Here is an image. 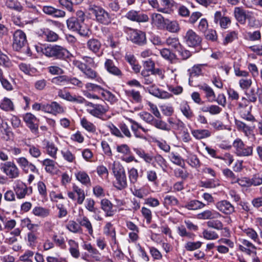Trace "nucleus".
<instances>
[{
  "label": "nucleus",
  "instance_id": "nucleus-10",
  "mask_svg": "<svg viewBox=\"0 0 262 262\" xmlns=\"http://www.w3.org/2000/svg\"><path fill=\"white\" fill-rule=\"evenodd\" d=\"M16 161L22 170L26 173L30 172L38 173V170L35 165L29 162L28 160L24 157L16 159Z\"/></svg>",
  "mask_w": 262,
  "mask_h": 262
},
{
  "label": "nucleus",
  "instance_id": "nucleus-51",
  "mask_svg": "<svg viewBox=\"0 0 262 262\" xmlns=\"http://www.w3.org/2000/svg\"><path fill=\"white\" fill-rule=\"evenodd\" d=\"M180 109L183 114L188 119L193 116V113L189 105L186 102H183L180 106Z\"/></svg>",
  "mask_w": 262,
  "mask_h": 262
},
{
  "label": "nucleus",
  "instance_id": "nucleus-5",
  "mask_svg": "<svg viewBox=\"0 0 262 262\" xmlns=\"http://www.w3.org/2000/svg\"><path fill=\"white\" fill-rule=\"evenodd\" d=\"M249 102L247 98L242 97L237 104V110L242 118L248 121L254 122L255 119L251 113L252 106L248 105Z\"/></svg>",
  "mask_w": 262,
  "mask_h": 262
},
{
  "label": "nucleus",
  "instance_id": "nucleus-37",
  "mask_svg": "<svg viewBox=\"0 0 262 262\" xmlns=\"http://www.w3.org/2000/svg\"><path fill=\"white\" fill-rule=\"evenodd\" d=\"M142 82L146 85L153 84L155 78L154 75L148 71L142 70L141 73Z\"/></svg>",
  "mask_w": 262,
  "mask_h": 262
},
{
  "label": "nucleus",
  "instance_id": "nucleus-35",
  "mask_svg": "<svg viewBox=\"0 0 262 262\" xmlns=\"http://www.w3.org/2000/svg\"><path fill=\"white\" fill-rule=\"evenodd\" d=\"M126 95L132 99L135 102L140 103L142 100V97L140 94V93L138 91L135 90H126L125 92Z\"/></svg>",
  "mask_w": 262,
  "mask_h": 262
},
{
  "label": "nucleus",
  "instance_id": "nucleus-42",
  "mask_svg": "<svg viewBox=\"0 0 262 262\" xmlns=\"http://www.w3.org/2000/svg\"><path fill=\"white\" fill-rule=\"evenodd\" d=\"M205 64H195L188 70L189 73V79L193 77H198L202 74V68Z\"/></svg>",
  "mask_w": 262,
  "mask_h": 262
},
{
  "label": "nucleus",
  "instance_id": "nucleus-7",
  "mask_svg": "<svg viewBox=\"0 0 262 262\" xmlns=\"http://www.w3.org/2000/svg\"><path fill=\"white\" fill-rule=\"evenodd\" d=\"M27 44L26 34L21 30L15 31L13 36V49L15 51H19Z\"/></svg>",
  "mask_w": 262,
  "mask_h": 262
},
{
  "label": "nucleus",
  "instance_id": "nucleus-53",
  "mask_svg": "<svg viewBox=\"0 0 262 262\" xmlns=\"http://www.w3.org/2000/svg\"><path fill=\"white\" fill-rule=\"evenodd\" d=\"M112 169L115 177L125 173L124 167L118 162H114Z\"/></svg>",
  "mask_w": 262,
  "mask_h": 262
},
{
  "label": "nucleus",
  "instance_id": "nucleus-52",
  "mask_svg": "<svg viewBox=\"0 0 262 262\" xmlns=\"http://www.w3.org/2000/svg\"><path fill=\"white\" fill-rule=\"evenodd\" d=\"M202 243L200 241L188 242L184 246L185 249L188 251H192L201 248Z\"/></svg>",
  "mask_w": 262,
  "mask_h": 262
},
{
  "label": "nucleus",
  "instance_id": "nucleus-63",
  "mask_svg": "<svg viewBox=\"0 0 262 262\" xmlns=\"http://www.w3.org/2000/svg\"><path fill=\"white\" fill-rule=\"evenodd\" d=\"M61 154L64 159L67 162L70 163L75 162L76 157L75 155L69 150H61Z\"/></svg>",
  "mask_w": 262,
  "mask_h": 262
},
{
  "label": "nucleus",
  "instance_id": "nucleus-24",
  "mask_svg": "<svg viewBox=\"0 0 262 262\" xmlns=\"http://www.w3.org/2000/svg\"><path fill=\"white\" fill-rule=\"evenodd\" d=\"M15 191L17 198L23 199L28 193L27 186L22 182L18 181L15 187Z\"/></svg>",
  "mask_w": 262,
  "mask_h": 262
},
{
  "label": "nucleus",
  "instance_id": "nucleus-40",
  "mask_svg": "<svg viewBox=\"0 0 262 262\" xmlns=\"http://www.w3.org/2000/svg\"><path fill=\"white\" fill-rule=\"evenodd\" d=\"M86 78L90 79H96L98 81L102 80L101 78L98 76L96 71L93 70L89 67H86L82 73Z\"/></svg>",
  "mask_w": 262,
  "mask_h": 262
},
{
  "label": "nucleus",
  "instance_id": "nucleus-6",
  "mask_svg": "<svg viewBox=\"0 0 262 262\" xmlns=\"http://www.w3.org/2000/svg\"><path fill=\"white\" fill-rule=\"evenodd\" d=\"M1 170L10 179H16L20 175V170L13 161H7L1 165Z\"/></svg>",
  "mask_w": 262,
  "mask_h": 262
},
{
  "label": "nucleus",
  "instance_id": "nucleus-57",
  "mask_svg": "<svg viewBox=\"0 0 262 262\" xmlns=\"http://www.w3.org/2000/svg\"><path fill=\"white\" fill-rule=\"evenodd\" d=\"M252 83V79L251 78H248L247 77L242 78L239 80L240 88L245 91H247L251 86Z\"/></svg>",
  "mask_w": 262,
  "mask_h": 262
},
{
  "label": "nucleus",
  "instance_id": "nucleus-18",
  "mask_svg": "<svg viewBox=\"0 0 262 262\" xmlns=\"http://www.w3.org/2000/svg\"><path fill=\"white\" fill-rule=\"evenodd\" d=\"M43 149L46 154L54 159L57 158L58 148L52 142L45 140L43 141Z\"/></svg>",
  "mask_w": 262,
  "mask_h": 262
},
{
  "label": "nucleus",
  "instance_id": "nucleus-2",
  "mask_svg": "<svg viewBox=\"0 0 262 262\" xmlns=\"http://www.w3.org/2000/svg\"><path fill=\"white\" fill-rule=\"evenodd\" d=\"M89 10L94 17V20L98 23L108 25L111 23V15L101 7L92 5L89 6Z\"/></svg>",
  "mask_w": 262,
  "mask_h": 262
},
{
  "label": "nucleus",
  "instance_id": "nucleus-39",
  "mask_svg": "<svg viewBox=\"0 0 262 262\" xmlns=\"http://www.w3.org/2000/svg\"><path fill=\"white\" fill-rule=\"evenodd\" d=\"M78 181L86 186L91 185V180L89 175L84 171H79L75 174Z\"/></svg>",
  "mask_w": 262,
  "mask_h": 262
},
{
  "label": "nucleus",
  "instance_id": "nucleus-29",
  "mask_svg": "<svg viewBox=\"0 0 262 262\" xmlns=\"http://www.w3.org/2000/svg\"><path fill=\"white\" fill-rule=\"evenodd\" d=\"M206 205L203 202L197 200H192L188 201L185 205V208L189 210H196L203 208Z\"/></svg>",
  "mask_w": 262,
  "mask_h": 262
},
{
  "label": "nucleus",
  "instance_id": "nucleus-49",
  "mask_svg": "<svg viewBox=\"0 0 262 262\" xmlns=\"http://www.w3.org/2000/svg\"><path fill=\"white\" fill-rule=\"evenodd\" d=\"M0 66L5 68H11L12 66V63L8 56L3 53L0 49Z\"/></svg>",
  "mask_w": 262,
  "mask_h": 262
},
{
  "label": "nucleus",
  "instance_id": "nucleus-33",
  "mask_svg": "<svg viewBox=\"0 0 262 262\" xmlns=\"http://www.w3.org/2000/svg\"><path fill=\"white\" fill-rule=\"evenodd\" d=\"M149 92L153 96L161 99H168L172 96L167 92L160 90L159 89H155L153 87L149 89Z\"/></svg>",
  "mask_w": 262,
  "mask_h": 262
},
{
  "label": "nucleus",
  "instance_id": "nucleus-31",
  "mask_svg": "<svg viewBox=\"0 0 262 262\" xmlns=\"http://www.w3.org/2000/svg\"><path fill=\"white\" fill-rule=\"evenodd\" d=\"M192 136L198 140H201L211 136V133L208 129H193L191 130Z\"/></svg>",
  "mask_w": 262,
  "mask_h": 262
},
{
  "label": "nucleus",
  "instance_id": "nucleus-8",
  "mask_svg": "<svg viewBox=\"0 0 262 262\" xmlns=\"http://www.w3.org/2000/svg\"><path fill=\"white\" fill-rule=\"evenodd\" d=\"M128 35L129 39L133 43L139 46L146 44L147 40L145 32L138 30L130 29Z\"/></svg>",
  "mask_w": 262,
  "mask_h": 262
},
{
  "label": "nucleus",
  "instance_id": "nucleus-64",
  "mask_svg": "<svg viewBox=\"0 0 262 262\" xmlns=\"http://www.w3.org/2000/svg\"><path fill=\"white\" fill-rule=\"evenodd\" d=\"M48 72L53 75H60L64 74V70L57 66H51L47 68Z\"/></svg>",
  "mask_w": 262,
  "mask_h": 262
},
{
  "label": "nucleus",
  "instance_id": "nucleus-23",
  "mask_svg": "<svg viewBox=\"0 0 262 262\" xmlns=\"http://www.w3.org/2000/svg\"><path fill=\"white\" fill-rule=\"evenodd\" d=\"M214 21L216 24L219 23L221 28L226 29L228 27V25L231 23V20L228 17H223L220 11H216L214 14Z\"/></svg>",
  "mask_w": 262,
  "mask_h": 262
},
{
  "label": "nucleus",
  "instance_id": "nucleus-15",
  "mask_svg": "<svg viewBox=\"0 0 262 262\" xmlns=\"http://www.w3.org/2000/svg\"><path fill=\"white\" fill-rule=\"evenodd\" d=\"M58 96L63 99L71 102H76L78 103H83L85 99L81 97H76L75 95H72L71 94L66 90H60L58 92Z\"/></svg>",
  "mask_w": 262,
  "mask_h": 262
},
{
  "label": "nucleus",
  "instance_id": "nucleus-47",
  "mask_svg": "<svg viewBox=\"0 0 262 262\" xmlns=\"http://www.w3.org/2000/svg\"><path fill=\"white\" fill-rule=\"evenodd\" d=\"M237 156L240 157H248L253 154V147L252 146H244L236 153Z\"/></svg>",
  "mask_w": 262,
  "mask_h": 262
},
{
  "label": "nucleus",
  "instance_id": "nucleus-3",
  "mask_svg": "<svg viewBox=\"0 0 262 262\" xmlns=\"http://www.w3.org/2000/svg\"><path fill=\"white\" fill-rule=\"evenodd\" d=\"M86 111L92 116L105 121L110 118V116L104 115L108 111V106L106 105L94 104L85 100Z\"/></svg>",
  "mask_w": 262,
  "mask_h": 262
},
{
  "label": "nucleus",
  "instance_id": "nucleus-58",
  "mask_svg": "<svg viewBox=\"0 0 262 262\" xmlns=\"http://www.w3.org/2000/svg\"><path fill=\"white\" fill-rule=\"evenodd\" d=\"M167 31L171 33H177L180 30V26L176 21H171L166 24Z\"/></svg>",
  "mask_w": 262,
  "mask_h": 262
},
{
  "label": "nucleus",
  "instance_id": "nucleus-44",
  "mask_svg": "<svg viewBox=\"0 0 262 262\" xmlns=\"http://www.w3.org/2000/svg\"><path fill=\"white\" fill-rule=\"evenodd\" d=\"M32 213L37 216L45 217L49 215L50 211L42 207L36 206L33 209Z\"/></svg>",
  "mask_w": 262,
  "mask_h": 262
},
{
  "label": "nucleus",
  "instance_id": "nucleus-17",
  "mask_svg": "<svg viewBox=\"0 0 262 262\" xmlns=\"http://www.w3.org/2000/svg\"><path fill=\"white\" fill-rule=\"evenodd\" d=\"M198 219L201 220H213L220 218L221 214L214 210H205L197 215Z\"/></svg>",
  "mask_w": 262,
  "mask_h": 262
},
{
  "label": "nucleus",
  "instance_id": "nucleus-61",
  "mask_svg": "<svg viewBox=\"0 0 262 262\" xmlns=\"http://www.w3.org/2000/svg\"><path fill=\"white\" fill-rule=\"evenodd\" d=\"M203 237L207 240H214L219 238L218 234L213 231L204 230L202 233Z\"/></svg>",
  "mask_w": 262,
  "mask_h": 262
},
{
  "label": "nucleus",
  "instance_id": "nucleus-55",
  "mask_svg": "<svg viewBox=\"0 0 262 262\" xmlns=\"http://www.w3.org/2000/svg\"><path fill=\"white\" fill-rule=\"evenodd\" d=\"M176 51L178 52L179 56L181 58L184 60L188 59L192 55L191 52L186 49L182 46H181Z\"/></svg>",
  "mask_w": 262,
  "mask_h": 262
},
{
  "label": "nucleus",
  "instance_id": "nucleus-45",
  "mask_svg": "<svg viewBox=\"0 0 262 262\" xmlns=\"http://www.w3.org/2000/svg\"><path fill=\"white\" fill-rule=\"evenodd\" d=\"M161 5L162 7L159 6L158 11L164 13H170L171 11V8L172 4L171 3L170 0H160Z\"/></svg>",
  "mask_w": 262,
  "mask_h": 262
},
{
  "label": "nucleus",
  "instance_id": "nucleus-50",
  "mask_svg": "<svg viewBox=\"0 0 262 262\" xmlns=\"http://www.w3.org/2000/svg\"><path fill=\"white\" fill-rule=\"evenodd\" d=\"M151 125L157 128L163 130L169 131L170 129V127L167 124L160 119H155Z\"/></svg>",
  "mask_w": 262,
  "mask_h": 262
},
{
  "label": "nucleus",
  "instance_id": "nucleus-46",
  "mask_svg": "<svg viewBox=\"0 0 262 262\" xmlns=\"http://www.w3.org/2000/svg\"><path fill=\"white\" fill-rule=\"evenodd\" d=\"M43 166H45V170L49 173H52L55 169L56 162L50 159H46L41 162Z\"/></svg>",
  "mask_w": 262,
  "mask_h": 262
},
{
  "label": "nucleus",
  "instance_id": "nucleus-21",
  "mask_svg": "<svg viewBox=\"0 0 262 262\" xmlns=\"http://www.w3.org/2000/svg\"><path fill=\"white\" fill-rule=\"evenodd\" d=\"M42 11L46 14L51 15L54 17H63L65 16L64 11L56 9L51 6H44L42 7Z\"/></svg>",
  "mask_w": 262,
  "mask_h": 262
},
{
  "label": "nucleus",
  "instance_id": "nucleus-26",
  "mask_svg": "<svg viewBox=\"0 0 262 262\" xmlns=\"http://www.w3.org/2000/svg\"><path fill=\"white\" fill-rule=\"evenodd\" d=\"M77 222L81 227H84L89 234L91 236H93V226L90 221L86 216H83L82 217L78 219Z\"/></svg>",
  "mask_w": 262,
  "mask_h": 262
},
{
  "label": "nucleus",
  "instance_id": "nucleus-32",
  "mask_svg": "<svg viewBox=\"0 0 262 262\" xmlns=\"http://www.w3.org/2000/svg\"><path fill=\"white\" fill-rule=\"evenodd\" d=\"M151 23L158 28H161L165 24L163 16L159 13H154L151 14Z\"/></svg>",
  "mask_w": 262,
  "mask_h": 262
},
{
  "label": "nucleus",
  "instance_id": "nucleus-30",
  "mask_svg": "<svg viewBox=\"0 0 262 262\" xmlns=\"http://www.w3.org/2000/svg\"><path fill=\"white\" fill-rule=\"evenodd\" d=\"M0 108L6 112H11L14 110L13 102L7 97H4L0 102Z\"/></svg>",
  "mask_w": 262,
  "mask_h": 262
},
{
  "label": "nucleus",
  "instance_id": "nucleus-56",
  "mask_svg": "<svg viewBox=\"0 0 262 262\" xmlns=\"http://www.w3.org/2000/svg\"><path fill=\"white\" fill-rule=\"evenodd\" d=\"M138 171L137 169L133 167L128 170V178L130 183L135 185L138 181Z\"/></svg>",
  "mask_w": 262,
  "mask_h": 262
},
{
  "label": "nucleus",
  "instance_id": "nucleus-14",
  "mask_svg": "<svg viewBox=\"0 0 262 262\" xmlns=\"http://www.w3.org/2000/svg\"><path fill=\"white\" fill-rule=\"evenodd\" d=\"M127 19L138 23L147 22L149 20V17L145 14H139L137 11L132 10L129 11L125 16Z\"/></svg>",
  "mask_w": 262,
  "mask_h": 262
},
{
  "label": "nucleus",
  "instance_id": "nucleus-4",
  "mask_svg": "<svg viewBox=\"0 0 262 262\" xmlns=\"http://www.w3.org/2000/svg\"><path fill=\"white\" fill-rule=\"evenodd\" d=\"M43 54L49 57L65 59L70 56V52L65 48L58 45L49 46L42 49Z\"/></svg>",
  "mask_w": 262,
  "mask_h": 262
},
{
  "label": "nucleus",
  "instance_id": "nucleus-60",
  "mask_svg": "<svg viewBox=\"0 0 262 262\" xmlns=\"http://www.w3.org/2000/svg\"><path fill=\"white\" fill-rule=\"evenodd\" d=\"M131 129L133 132L135 136L137 138L141 137V136L138 132L139 129H141L145 133H147L149 130V129L145 128L138 122H137L134 125H132Z\"/></svg>",
  "mask_w": 262,
  "mask_h": 262
},
{
  "label": "nucleus",
  "instance_id": "nucleus-9",
  "mask_svg": "<svg viewBox=\"0 0 262 262\" xmlns=\"http://www.w3.org/2000/svg\"><path fill=\"white\" fill-rule=\"evenodd\" d=\"M184 41L189 47H195L201 42V38L192 29H189L183 36Z\"/></svg>",
  "mask_w": 262,
  "mask_h": 262
},
{
  "label": "nucleus",
  "instance_id": "nucleus-48",
  "mask_svg": "<svg viewBox=\"0 0 262 262\" xmlns=\"http://www.w3.org/2000/svg\"><path fill=\"white\" fill-rule=\"evenodd\" d=\"M166 44L177 51L182 46L177 37H169L166 40Z\"/></svg>",
  "mask_w": 262,
  "mask_h": 262
},
{
  "label": "nucleus",
  "instance_id": "nucleus-25",
  "mask_svg": "<svg viewBox=\"0 0 262 262\" xmlns=\"http://www.w3.org/2000/svg\"><path fill=\"white\" fill-rule=\"evenodd\" d=\"M200 90H202L205 94V97L210 102L215 101V94L213 89L207 84H203L199 85Z\"/></svg>",
  "mask_w": 262,
  "mask_h": 262
},
{
  "label": "nucleus",
  "instance_id": "nucleus-20",
  "mask_svg": "<svg viewBox=\"0 0 262 262\" xmlns=\"http://www.w3.org/2000/svg\"><path fill=\"white\" fill-rule=\"evenodd\" d=\"M101 208L105 212V216H113L115 211L113 209V205L107 199H103L100 202Z\"/></svg>",
  "mask_w": 262,
  "mask_h": 262
},
{
  "label": "nucleus",
  "instance_id": "nucleus-41",
  "mask_svg": "<svg viewBox=\"0 0 262 262\" xmlns=\"http://www.w3.org/2000/svg\"><path fill=\"white\" fill-rule=\"evenodd\" d=\"M5 5L8 8L18 12H21L24 10L20 3L15 0H6Z\"/></svg>",
  "mask_w": 262,
  "mask_h": 262
},
{
  "label": "nucleus",
  "instance_id": "nucleus-22",
  "mask_svg": "<svg viewBox=\"0 0 262 262\" xmlns=\"http://www.w3.org/2000/svg\"><path fill=\"white\" fill-rule=\"evenodd\" d=\"M234 15L236 20L241 24H245L247 18H249V16L242 7H235L234 10Z\"/></svg>",
  "mask_w": 262,
  "mask_h": 262
},
{
  "label": "nucleus",
  "instance_id": "nucleus-19",
  "mask_svg": "<svg viewBox=\"0 0 262 262\" xmlns=\"http://www.w3.org/2000/svg\"><path fill=\"white\" fill-rule=\"evenodd\" d=\"M104 68L111 74L117 76H122L121 70L115 65L114 61L111 59H106L104 62Z\"/></svg>",
  "mask_w": 262,
  "mask_h": 262
},
{
  "label": "nucleus",
  "instance_id": "nucleus-16",
  "mask_svg": "<svg viewBox=\"0 0 262 262\" xmlns=\"http://www.w3.org/2000/svg\"><path fill=\"white\" fill-rule=\"evenodd\" d=\"M64 110L63 106L60 105L56 101H53L50 103H46V112L45 113L57 115L63 113Z\"/></svg>",
  "mask_w": 262,
  "mask_h": 262
},
{
  "label": "nucleus",
  "instance_id": "nucleus-36",
  "mask_svg": "<svg viewBox=\"0 0 262 262\" xmlns=\"http://www.w3.org/2000/svg\"><path fill=\"white\" fill-rule=\"evenodd\" d=\"M235 123L237 129L244 133L246 136H248L251 134L252 128L245 123L240 120H235Z\"/></svg>",
  "mask_w": 262,
  "mask_h": 262
},
{
  "label": "nucleus",
  "instance_id": "nucleus-1",
  "mask_svg": "<svg viewBox=\"0 0 262 262\" xmlns=\"http://www.w3.org/2000/svg\"><path fill=\"white\" fill-rule=\"evenodd\" d=\"M79 18L71 17L67 20L68 29L72 31L77 32L82 36H89L90 31L88 26L84 23V14L80 11L77 12Z\"/></svg>",
  "mask_w": 262,
  "mask_h": 262
},
{
  "label": "nucleus",
  "instance_id": "nucleus-13",
  "mask_svg": "<svg viewBox=\"0 0 262 262\" xmlns=\"http://www.w3.org/2000/svg\"><path fill=\"white\" fill-rule=\"evenodd\" d=\"M72 191L68 193V196L73 200H76L75 194L77 196V202L79 204H82L85 199V195L84 190L79 186L73 185Z\"/></svg>",
  "mask_w": 262,
  "mask_h": 262
},
{
  "label": "nucleus",
  "instance_id": "nucleus-12",
  "mask_svg": "<svg viewBox=\"0 0 262 262\" xmlns=\"http://www.w3.org/2000/svg\"><path fill=\"white\" fill-rule=\"evenodd\" d=\"M215 206L219 211L226 215H230L235 212L234 206L227 200L216 202Z\"/></svg>",
  "mask_w": 262,
  "mask_h": 262
},
{
  "label": "nucleus",
  "instance_id": "nucleus-59",
  "mask_svg": "<svg viewBox=\"0 0 262 262\" xmlns=\"http://www.w3.org/2000/svg\"><path fill=\"white\" fill-rule=\"evenodd\" d=\"M164 204L169 206H176L179 204V201L174 196L167 195L164 199Z\"/></svg>",
  "mask_w": 262,
  "mask_h": 262
},
{
  "label": "nucleus",
  "instance_id": "nucleus-54",
  "mask_svg": "<svg viewBox=\"0 0 262 262\" xmlns=\"http://www.w3.org/2000/svg\"><path fill=\"white\" fill-rule=\"evenodd\" d=\"M28 151L29 154L33 158H38L41 155V151L38 146L30 145Z\"/></svg>",
  "mask_w": 262,
  "mask_h": 262
},
{
  "label": "nucleus",
  "instance_id": "nucleus-38",
  "mask_svg": "<svg viewBox=\"0 0 262 262\" xmlns=\"http://www.w3.org/2000/svg\"><path fill=\"white\" fill-rule=\"evenodd\" d=\"M117 182L115 185V187L119 189L122 190L127 186V180L125 173L115 176Z\"/></svg>",
  "mask_w": 262,
  "mask_h": 262
},
{
  "label": "nucleus",
  "instance_id": "nucleus-43",
  "mask_svg": "<svg viewBox=\"0 0 262 262\" xmlns=\"http://www.w3.org/2000/svg\"><path fill=\"white\" fill-rule=\"evenodd\" d=\"M66 227L70 231L74 233H81L82 232V229L79 223L74 221H70L66 225Z\"/></svg>",
  "mask_w": 262,
  "mask_h": 262
},
{
  "label": "nucleus",
  "instance_id": "nucleus-28",
  "mask_svg": "<svg viewBox=\"0 0 262 262\" xmlns=\"http://www.w3.org/2000/svg\"><path fill=\"white\" fill-rule=\"evenodd\" d=\"M242 230L243 233L254 242L258 244H261L257 233L253 229L250 228H242Z\"/></svg>",
  "mask_w": 262,
  "mask_h": 262
},
{
  "label": "nucleus",
  "instance_id": "nucleus-62",
  "mask_svg": "<svg viewBox=\"0 0 262 262\" xmlns=\"http://www.w3.org/2000/svg\"><path fill=\"white\" fill-rule=\"evenodd\" d=\"M133 194L136 197L140 199L143 198L146 195L145 189L143 187L138 188L134 185L133 188L131 189Z\"/></svg>",
  "mask_w": 262,
  "mask_h": 262
},
{
  "label": "nucleus",
  "instance_id": "nucleus-11",
  "mask_svg": "<svg viewBox=\"0 0 262 262\" xmlns=\"http://www.w3.org/2000/svg\"><path fill=\"white\" fill-rule=\"evenodd\" d=\"M23 119L32 133L34 134L38 133L39 120L34 115L30 113H26L24 116Z\"/></svg>",
  "mask_w": 262,
  "mask_h": 262
},
{
  "label": "nucleus",
  "instance_id": "nucleus-27",
  "mask_svg": "<svg viewBox=\"0 0 262 262\" xmlns=\"http://www.w3.org/2000/svg\"><path fill=\"white\" fill-rule=\"evenodd\" d=\"M86 46L91 51L95 54H97L99 52L101 47V43L98 39L92 38L87 41Z\"/></svg>",
  "mask_w": 262,
  "mask_h": 262
},
{
  "label": "nucleus",
  "instance_id": "nucleus-34",
  "mask_svg": "<svg viewBox=\"0 0 262 262\" xmlns=\"http://www.w3.org/2000/svg\"><path fill=\"white\" fill-rule=\"evenodd\" d=\"M80 124L88 132L95 133L96 132V126L85 117L80 119Z\"/></svg>",
  "mask_w": 262,
  "mask_h": 262
}]
</instances>
